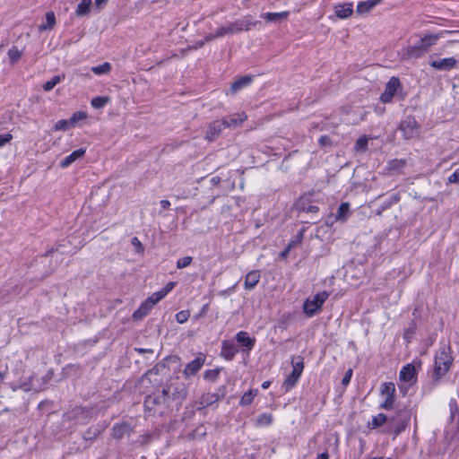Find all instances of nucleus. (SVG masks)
Segmentation results:
<instances>
[{
    "label": "nucleus",
    "instance_id": "nucleus-36",
    "mask_svg": "<svg viewBox=\"0 0 459 459\" xmlns=\"http://www.w3.org/2000/svg\"><path fill=\"white\" fill-rule=\"evenodd\" d=\"M190 316V312L188 310H182L176 314V321L178 324H184L187 321Z\"/></svg>",
    "mask_w": 459,
    "mask_h": 459
},
{
    "label": "nucleus",
    "instance_id": "nucleus-1",
    "mask_svg": "<svg viewBox=\"0 0 459 459\" xmlns=\"http://www.w3.org/2000/svg\"><path fill=\"white\" fill-rule=\"evenodd\" d=\"M259 23L258 21H255L251 15H246L241 19L235 22H230L225 26L217 28V35L224 37L228 34H235L243 30H250L253 27Z\"/></svg>",
    "mask_w": 459,
    "mask_h": 459
},
{
    "label": "nucleus",
    "instance_id": "nucleus-54",
    "mask_svg": "<svg viewBox=\"0 0 459 459\" xmlns=\"http://www.w3.org/2000/svg\"><path fill=\"white\" fill-rule=\"evenodd\" d=\"M407 423L406 422H401L394 429L395 436L401 433L403 430L405 429Z\"/></svg>",
    "mask_w": 459,
    "mask_h": 459
},
{
    "label": "nucleus",
    "instance_id": "nucleus-20",
    "mask_svg": "<svg viewBox=\"0 0 459 459\" xmlns=\"http://www.w3.org/2000/svg\"><path fill=\"white\" fill-rule=\"evenodd\" d=\"M85 154V149L80 148L74 151L71 154L66 156L61 162L60 167L65 169L73 164L75 160L82 158Z\"/></svg>",
    "mask_w": 459,
    "mask_h": 459
},
{
    "label": "nucleus",
    "instance_id": "nucleus-41",
    "mask_svg": "<svg viewBox=\"0 0 459 459\" xmlns=\"http://www.w3.org/2000/svg\"><path fill=\"white\" fill-rule=\"evenodd\" d=\"M12 140H13V134L10 133L0 134V148L4 147L7 143H9Z\"/></svg>",
    "mask_w": 459,
    "mask_h": 459
},
{
    "label": "nucleus",
    "instance_id": "nucleus-51",
    "mask_svg": "<svg viewBox=\"0 0 459 459\" xmlns=\"http://www.w3.org/2000/svg\"><path fill=\"white\" fill-rule=\"evenodd\" d=\"M336 15L341 19H344V4L336 6Z\"/></svg>",
    "mask_w": 459,
    "mask_h": 459
},
{
    "label": "nucleus",
    "instance_id": "nucleus-29",
    "mask_svg": "<svg viewBox=\"0 0 459 459\" xmlns=\"http://www.w3.org/2000/svg\"><path fill=\"white\" fill-rule=\"evenodd\" d=\"M395 387L391 382L384 383L381 385V394L384 397H394Z\"/></svg>",
    "mask_w": 459,
    "mask_h": 459
},
{
    "label": "nucleus",
    "instance_id": "nucleus-19",
    "mask_svg": "<svg viewBox=\"0 0 459 459\" xmlns=\"http://www.w3.org/2000/svg\"><path fill=\"white\" fill-rule=\"evenodd\" d=\"M261 278L260 271L255 270L249 272L245 277L244 287L246 290H253L259 282Z\"/></svg>",
    "mask_w": 459,
    "mask_h": 459
},
{
    "label": "nucleus",
    "instance_id": "nucleus-46",
    "mask_svg": "<svg viewBox=\"0 0 459 459\" xmlns=\"http://www.w3.org/2000/svg\"><path fill=\"white\" fill-rule=\"evenodd\" d=\"M165 297L163 292L160 290L154 292L152 296H150L148 299H152L153 301V305L157 304L160 299H162Z\"/></svg>",
    "mask_w": 459,
    "mask_h": 459
},
{
    "label": "nucleus",
    "instance_id": "nucleus-35",
    "mask_svg": "<svg viewBox=\"0 0 459 459\" xmlns=\"http://www.w3.org/2000/svg\"><path fill=\"white\" fill-rule=\"evenodd\" d=\"M108 101V98L105 96L95 97L91 100V104L95 108H100L104 107Z\"/></svg>",
    "mask_w": 459,
    "mask_h": 459
},
{
    "label": "nucleus",
    "instance_id": "nucleus-38",
    "mask_svg": "<svg viewBox=\"0 0 459 459\" xmlns=\"http://www.w3.org/2000/svg\"><path fill=\"white\" fill-rule=\"evenodd\" d=\"M304 230H301L289 243V247L291 248L301 244L303 240Z\"/></svg>",
    "mask_w": 459,
    "mask_h": 459
},
{
    "label": "nucleus",
    "instance_id": "nucleus-44",
    "mask_svg": "<svg viewBox=\"0 0 459 459\" xmlns=\"http://www.w3.org/2000/svg\"><path fill=\"white\" fill-rule=\"evenodd\" d=\"M449 184H459V169H455L447 178Z\"/></svg>",
    "mask_w": 459,
    "mask_h": 459
},
{
    "label": "nucleus",
    "instance_id": "nucleus-33",
    "mask_svg": "<svg viewBox=\"0 0 459 459\" xmlns=\"http://www.w3.org/2000/svg\"><path fill=\"white\" fill-rule=\"evenodd\" d=\"M22 55V52L20 51L16 47H12L8 50V57L12 65H14L21 58Z\"/></svg>",
    "mask_w": 459,
    "mask_h": 459
},
{
    "label": "nucleus",
    "instance_id": "nucleus-27",
    "mask_svg": "<svg viewBox=\"0 0 459 459\" xmlns=\"http://www.w3.org/2000/svg\"><path fill=\"white\" fill-rule=\"evenodd\" d=\"M257 394H258L257 389L248 390L242 395V397L240 399V404L242 406L249 405L253 402L254 398L257 395Z\"/></svg>",
    "mask_w": 459,
    "mask_h": 459
},
{
    "label": "nucleus",
    "instance_id": "nucleus-43",
    "mask_svg": "<svg viewBox=\"0 0 459 459\" xmlns=\"http://www.w3.org/2000/svg\"><path fill=\"white\" fill-rule=\"evenodd\" d=\"M405 166L404 160H394L390 162V167L392 169H400Z\"/></svg>",
    "mask_w": 459,
    "mask_h": 459
},
{
    "label": "nucleus",
    "instance_id": "nucleus-42",
    "mask_svg": "<svg viewBox=\"0 0 459 459\" xmlns=\"http://www.w3.org/2000/svg\"><path fill=\"white\" fill-rule=\"evenodd\" d=\"M131 242H132V245L134 247L135 251L137 253L143 252L144 247H143V244L141 243V241L138 239V238H136V237L133 238Z\"/></svg>",
    "mask_w": 459,
    "mask_h": 459
},
{
    "label": "nucleus",
    "instance_id": "nucleus-3",
    "mask_svg": "<svg viewBox=\"0 0 459 459\" xmlns=\"http://www.w3.org/2000/svg\"><path fill=\"white\" fill-rule=\"evenodd\" d=\"M452 362L453 359L446 349L443 348L437 353L433 373V378L435 381H438L447 373Z\"/></svg>",
    "mask_w": 459,
    "mask_h": 459
},
{
    "label": "nucleus",
    "instance_id": "nucleus-56",
    "mask_svg": "<svg viewBox=\"0 0 459 459\" xmlns=\"http://www.w3.org/2000/svg\"><path fill=\"white\" fill-rule=\"evenodd\" d=\"M160 204L163 209H168L170 206V202L169 200H161Z\"/></svg>",
    "mask_w": 459,
    "mask_h": 459
},
{
    "label": "nucleus",
    "instance_id": "nucleus-17",
    "mask_svg": "<svg viewBox=\"0 0 459 459\" xmlns=\"http://www.w3.org/2000/svg\"><path fill=\"white\" fill-rule=\"evenodd\" d=\"M220 400V395L215 393H205L196 402L198 408L208 407Z\"/></svg>",
    "mask_w": 459,
    "mask_h": 459
},
{
    "label": "nucleus",
    "instance_id": "nucleus-9",
    "mask_svg": "<svg viewBox=\"0 0 459 459\" xmlns=\"http://www.w3.org/2000/svg\"><path fill=\"white\" fill-rule=\"evenodd\" d=\"M400 130L406 139H411L418 135L419 126L414 117H407L406 119L402 121Z\"/></svg>",
    "mask_w": 459,
    "mask_h": 459
},
{
    "label": "nucleus",
    "instance_id": "nucleus-26",
    "mask_svg": "<svg viewBox=\"0 0 459 459\" xmlns=\"http://www.w3.org/2000/svg\"><path fill=\"white\" fill-rule=\"evenodd\" d=\"M56 24V16L53 12H48L46 13V23L39 26V31L52 29Z\"/></svg>",
    "mask_w": 459,
    "mask_h": 459
},
{
    "label": "nucleus",
    "instance_id": "nucleus-45",
    "mask_svg": "<svg viewBox=\"0 0 459 459\" xmlns=\"http://www.w3.org/2000/svg\"><path fill=\"white\" fill-rule=\"evenodd\" d=\"M165 297L163 292L160 290L154 292L152 296H150L148 299H152L153 301V305L157 304L160 299H162Z\"/></svg>",
    "mask_w": 459,
    "mask_h": 459
},
{
    "label": "nucleus",
    "instance_id": "nucleus-37",
    "mask_svg": "<svg viewBox=\"0 0 459 459\" xmlns=\"http://www.w3.org/2000/svg\"><path fill=\"white\" fill-rule=\"evenodd\" d=\"M386 421V416L383 413H379L372 419L371 425L373 428L379 427Z\"/></svg>",
    "mask_w": 459,
    "mask_h": 459
},
{
    "label": "nucleus",
    "instance_id": "nucleus-14",
    "mask_svg": "<svg viewBox=\"0 0 459 459\" xmlns=\"http://www.w3.org/2000/svg\"><path fill=\"white\" fill-rule=\"evenodd\" d=\"M204 358L203 357H197L191 362H189L185 369L183 370V375L186 378H188L194 375H195L204 366Z\"/></svg>",
    "mask_w": 459,
    "mask_h": 459
},
{
    "label": "nucleus",
    "instance_id": "nucleus-21",
    "mask_svg": "<svg viewBox=\"0 0 459 459\" xmlns=\"http://www.w3.org/2000/svg\"><path fill=\"white\" fill-rule=\"evenodd\" d=\"M167 394H168V391L166 389H164L162 391L161 396L155 395V394L148 395L144 400V407L149 411L154 410L155 405L160 403L161 398L165 399V396L167 395Z\"/></svg>",
    "mask_w": 459,
    "mask_h": 459
},
{
    "label": "nucleus",
    "instance_id": "nucleus-62",
    "mask_svg": "<svg viewBox=\"0 0 459 459\" xmlns=\"http://www.w3.org/2000/svg\"><path fill=\"white\" fill-rule=\"evenodd\" d=\"M351 377V370L349 369L348 371H346V384L350 381Z\"/></svg>",
    "mask_w": 459,
    "mask_h": 459
},
{
    "label": "nucleus",
    "instance_id": "nucleus-18",
    "mask_svg": "<svg viewBox=\"0 0 459 459\" xmlns=\"http://www.w3.org/2000/svg\"><path fill=\"white\" fill-rule=\"evenodd\" d=\"M380 3L378 0H366L357 4L356 13L359 15H366Z\"/></svg>",
    "mask_w": 459,
    "mask_h": 459
},
{
    "label": "nucleus",
    "instance_id": "nucleus-2",
    "mask_svg": "<svg viewBox=\"0 0 459 459\" xmlns=\"http://www.w3.org/2000/svg\"><path fill=\"white\" fill-rule=\"evenodd\" d=\"M244 120L245 118L242 117H239L238 118H234L233 117H223L222 118L216 119L210 124L206 132V138L209 141H213L220 134L223 128H235L242 125Z\"/></svg>",
    "mask_w": 459,
    "mask_h": 459
},
{
    "label": "nucleus",
    "instance_id": "nucleus-31",
    "mask_svg": "<svg viewBox=\"0 0 459 459\" xmlns=\"http://www.w3.org/2000/svg\"><path fill=\"white\" fill-rule=\"evenodd\" d=\"M111 70V65L108 62H105L102 65L93 66L91 71L97 75H102L108 74Z\"/></svg>",
    "mask_w": 459,
    "mask_h": 459
},
{
    "label": "nucleus",
    "instance_id": "nucleus-15",
    "mask_svg": "<svg viewBox=\"0 0 459 459\" xmlns=\"http://www.w3.org/2000/svg\"><path fill=\"white\" fill-rule=\"evenodd\" d=\"M236 340L238 343L241 344L243 351L247 352H249L253 349L255 342V339L250 338L248 333L244 331L238 332L237 333Z\"/></svg>",
    "mask_w": 459,
    "mask_h": 459
},
{
    "label": "nucleus",
    "instance_id": "nucleus-34",
    "mask_svg": "<svg viewBox=\"0 0 459 459\" xmlns=\"http://www.w3.org/2000/svg\"><path fill=\"white\" fill-rule=\"evenodd\" d=\"M273 422V416L270 413H263L256 419V425L264 427Z\"/></svg>",
    "mask_w": 459,
    "mask_h": 459
},
{
    "label": "nucleus",
    "instance_id": "nucleus-23",
    "mask_svg": "<svg viewBox=\"0 0 459 459\" xmlns=\"http://www.w3.org/2000/svg\"><path fill=\"white\" fill-rule=\"evenodd\" d=\"M92 5L91 0H82L79 4L77 5V8L75 10V14L77 16H84L88 14L91 11Z\"/></svg>",
    "mask_w": 459,
    "mask_h": 459
},
{
    "label": "nucleus",
    "instance_id": "nucleus-47",
    "mask_svg": "<svg viewBox=\"0 0 459 459\" xmlns=\"http://www.w3.org/2000/svg\"><path fill=\"white\" fill-rule=\"evenodd\" d=\"M165 297L163 292L160 290L154 292L152 296H150L148 299H152L153 301V305L157 304L160 299H162Z\"/></svg>",
    "mask_w": 459,
    "mask_h": 459
},
{
    "label": "nucleus",
    "instance_id": "nucleus-16",
    "mask_svg": "<svg viewBox=\"0 0 459 459\" xmlns=\"http://www.w3.org/2000/svg\"><path fill=\"white\" fill-rule=\"evenodd\" d=\"M154 307L153 301L152 299H146L145 301L135 310L133 314V318L134 320L143 319L150 310Z\"/></svg>",
    "mask_w": 459,
    "mask_h": 459
},
{
    "label": "nucleus",
    "instance_id": "nucleus-58",
    "mask_svg": "<svg viewBox=\"0 0 459 459\" xmlns=\"http://www.w3.org/2000/svg\"><path fill=\"white\" fill-rule=\"evenodd\" d=\"M352 4H349V6L346 5V18L350 16L352 13Z\"/></svg>",
    "mask_w": 459,
    "mask_h": 459
},
{
    "label": "nucleus",
    "instance_id": "nucleus-57",
    "mask_svg": "<svg viewBox=\"0 0 459 459\" xmlns=\"http://www.w3.org/2000/svg\"><path fill=\"white\" fill-rule=\"evenodd\" d=\"M291 247L287 246V247L280 254L281 257L285 258L289 255Z\"/></svg>",
    "mask_w": 459,
    "mask_h": 459
},
{
    "label": "nucleus",
    "instance_id": "nucleus-28",
    "mask_svg": "<svg viewBox=\"0 0 459 459\" xmlns=\"http://www.w3.org/2000/svg\"><path fill=\"white\" fill-rule=\"evenodd\" d=\"M65 79V75H55L49 81L46 82L42 88L45 91H50L56 85Z\"/></svg>",
    "mask_w": 459,
    "mask_h": 459
},
{
    "label": "nucleus",
    "instance_id": "nucleus-60",
    "mask_svg": "<svg viewBox=\"0 0 459 459\" xmlns=\"http://www.w3.org/2000/svg\"><path fill=\"white\" fill-rule=\"evenodd\" d=\"M220 180H221V179H220V178H219V177H213V178L211 179V181H212V185H217V184H219V183H220Z\"/></svg>",
    "mask_w": 459,
    "mask_h": 459
},
{
    "label": "nucleus",
    "instance_id": "nucleus-7",
    "mask_svg": "<svg viewBox=\"0 0 459 459\" xmlns=\"http://www.w3.org/2000/svg\"><path fill=\"white\" fill-rule=\"evenodd\" d=\"M291 363L292 371L283 382V386L286 391L291 389L297 384L304 368L303 359L300 357L293 358Z\"/></svg>",
    "mask_w": 459,
    "mask_h": 459
},
{
    "label": "nucleus",
    "instance_id": "nucleus-8",
    "mask_svg": "<svg viewBox=\"0 0 459 459\" xmlns=\"http://www.w3.org/2000/svg\"><path fill=\"white\" fill-rule=\"evenodd\" d=\"M402 90V84L398 77L393 76L386 82L385 91L380 96V100L384 103L390 102L396 92Z\"/></svg>",
    "mask_w": 459,
    "mask_h": 459
},
{
    "label": "nucleus",
    "instance_id": "nucleus-12",
    "mask_svg": "<svg viewBox=\"0 0 459 459\" xmlns=\"http://www.w3.org/2000/svg\"><path fill=\"white\" fill-rule=\"evenodd\" d=\"M457 60L455 57H446L438 60H433L429 63L430 66L439 71H449L455 67Z\"/></svg>",
    "mask_w": 459,
    "mask_h": 459
},
{
    "label": "nucleus",
    "instance_id": "nucleus-61",
    "mask_svg": "<svg viewBox=\"0 0 459 459\" xmlns=\"http://www.w3.org/2000/svg\"><path fill=\"white\" fill-rule=\"evenodd\" d=\"M107 0H95V4L98 7L101 6L102 4H106Z\"/></svg>",
    "mask_w": 459,
    "mask_h": 459
},
{
    "label": "nucleus",
    "instance_id": "nucleus-5",
    "mask_svg": "<svg viewBox=\"0 0 459 459\" xmlns=\"http://www.w3.org/2000/svg\"><path fill=\"white\" fill-rule=\"evenodd\" d=\"M399 388L403 394L416 383L417 368L413 363H408L402 368L399 374Z\"/></svg>",
    "mask_w": 459,
    "mask_h": 459
},
{
    "label": "nucleus",
    "instance_id": "nucleus-4",
    "mask_svg": "<svg viewBox=\"0 0 459 459\" xmlns=\"http://www.w3.org/2000/svg\"><path fill=\"white\" fill-rule=\"evenodd\" d=\"M438 35L429 34L424 36L419 44L414 46H409L406 48V54L409 57L418 58L426 53L431 46L436 44L438 39Z\"/></svg>",
    "mask_w": 459,
    "mask_h": 459
},
{
    "label": "nucleus",
    "instance_id": "nucleus-13",
    "mask_svg": "<svg viewBox=\"0 0 459 459\" xmlns=\"http://www.w3.org/2000/svg\"><path fill=\"white\" fill-rule=\"evenodd\" d=\"M253 82V76L251 75H244L236 80L230 86L227 94L234 95L238 91H242L244 88L248 87Z\"/></svg>",
    "mask_w": 459,
    "mask_h": 459
},
{
    "label": "nucleus",
    "instance_id": "nucleus-22",
    "mask_svg": "<svg viewBox=\"0 0 459 459\" xmlns=\"http://www.w3.org/2000/svg\"><path fill=\"white\" fill-rule=\"evenodd\" d=\"M289 16V12H280V13H261L260 17L264 19L269 22H277L281 20L287 19Z\"/></svg>",
    "mask_w": 459,
    "mask_h": 459
},
{
    "label": "nucleus",
    "instance_id": "nucleus-39",
    "mask_svg": "<svg viewBox=\"0 0 459 459\" xmlns=\"http://www.w3.org/2000/svg\"><path fill=\"white\" fill-rule=\"evenodd\" d=\"M192 262V257L191 256H185L183 258H180L178 260L177 262V267L178 269H183V268H186Z\"/></svg>",
    "mask_w": 459,
    "mask_h": 459
},
{
    "label": "nucleus",
    "instance_id": "nucleus-24",
    "mask_svg": "<svg viewBox=\"0 0 459 459\" xmlns=\"http://www.w3.org/2000/svg\"><path fill=\"white\" fill-rule=\"evenodd\" d=\"M237 353V348L233 343L223 342L221 354L227 359H232Z\"/></svg>",
    "mask_w": 459,
    "mask_h": 459
},
{
    "label": "nucleus",
    "instance_id": "nucleus-30",
    "mask_svg": "<svg viewBox=\"0 0 459 459\" xmlns=\"http://www.w3.org/2000/svg\"><path fill=\"white\" fill-rule=\"evenodd\" d=\"M12 389H13V391H16V390H18V389H22V390H23V391H25V392H29V391H31V390L36 391V392H39V391H41V390H42V388H41V387H34V386L32 385V384H31V378H30L28 382H23V383H22L20 385H13V386H12Z\"/></svg>",
    "mask_w": 459,
    "mask_h": 459
},
{
    "label": "nucleus",
    "instance_id": "nucleus-25",
    "mask_svg": "<svg viewBox=\"0 0 459 459\" xmlns=\"http://www.w3.org/2000/svg\"><path fill=\"white\" fill-rule=\"evenodd\" d=\"M130 426L126 423L117 424L113 427V436L116 438H121L125 435L129 434Z\"/></svg>",
    "mask_w": 459,
    "mask_h": 459
},
{
    "label": "nucleus",
    "instance_id": "nucleus-63",
    "mask_svg": "<svg viewBox=\"0 0 459 459\" xmlns=\"http://www.w3.org/2000/svg\"><path fill=\"white\" fill-rule=\"evenodd\" d=\"M136 351L139 352V353H144V352H152V350H145V349H136Z\"/></svg>",
    "mask_w": 459,
    "mask_h": 459
},
{
    "label": "nucleus",
    "instance_id": "nucleus-50",
    "mask_svg": "<svg viewBox=\"0 0 459 459\" xmlns=\"http://www.w3.org/2000/svg\"><path fill=\"white\" fill-rule=\"evenodd\" d=\"M175 287V282H169L166 284V286L161 289V291L163 292V294L166 296L169 292H170Z\"/></svg>",
    "mask_w": 459,
    "mask_h": 459
},
{
    "label": "nucleus",
    "instance_id": "nucleus-59",
    "mask_svg": "<svg viewBox=\"0 0 459 459\" xmlns=\"http://www.w3.org/2000/svg\"><path fill=\"white\" fill-rule=\"evenodd\" d=\"M316 459H328V454L327 453L319 454L317 455Z\"/></svg>",
    "mask_w": 459,
    "mask_h": 459
},
{
    "label": "nucleus",
    "instance_id": "nucleus-6",
    "mask_svg": "<svg viewBox=\"0 0 459 459\" xmlns=\"http://www.w3.org/2000/svg\"><path fill=\"white\" fill-rule=\"evenodd\" d=\"M328 293L322 291L307 298L303 304V311L307 316H313L320 310L324 302L327 299Z\"/></svg>",
    "mask_w": 459,
    "mask_h": 459
},
{
    "label": "nucleus",
    "instance_id": "nucleus-48",
    "mask_svg": "<svg viewBox=\"0 0 459 459\" xmlns=\"http://www.w3.org/2000/svg\"><path fill=\"white\" fill-rule=\"evenodd\" d=\"M394 397H385V401L381 404V407L389 410L393 407Z\"/></svg>",
    "mask_w": 459,
    "mask_h": 459
},
{
    "label": "nucleus",
    "instance_id": "nucleus-52",
    "mask_svg": "<svg viewBox=\"0 0 459 459\" xmlns=\"http://www.w3.org/2000/svg\"><path fill=\"white\" fill-rule=\"evenodd\" d=\"M208 309H209V305H208V304L204 305V306L202 307V308H201L200 312L195 316V319H198V318L202 317L204 315H205V314H206V312L208 311Z\"/></svg>",
    "mask_w": 459,
    "mask_h": 459
},
{
    "label": "nucleus",
    "instance_id": "nucleus-10",
    "mask_svg": "<svg viewBox=\"0 0 459 459\" xmlns=\"http://www.w3.org/2000/svg\"><path fill=\"white\" fill-rule=\"evenodd\" d=\"M86 117H71L68 119L59 120L54 126L55 131H68L72 128H74L77 126H81V121L83 120Z\"/></svg>",
    "mask_w": 459,
    "mask_h": 459
},
{
    "label": "nucleus",
    "instance_id": "nucleus-64",
    "mask_svg": "<svg viewBox=\"0 0 459 459\" xmlns=\"http://www.w3.org/2000/svg\"><path fill=\"white\" fill-rule=\"evenodd\" d=\"M269 385H270V382H269V381H265V382H264V383L262 384V387H263L264 389L268 388V387H269Z\"/></svg>",
    "mask_w": 459,
    "mask_h": 459
},
{
    "label": "nucleus",
    "instance_id": "nucleus-49",
    "mask_svg": "<svg viewBox=\"0 0 459 459\" xmlns=\"http://www.w3.org/2000/svg\"><path fill=\"white\" fill-rule=\"evenodd\" d=\"M217 38H221V36H218L217 35V29H216L214 32H212V33H209V34L205 35L204 39L205 42H209V41H212V40H213V39H215Z\"/></svg>",
    "mask_w": 459,
    "mask_h": 459
},
{
    "label": "nucleus",
    "instance_id": "nucleus-40",
    "mask_svg": "<svg viewBox=\"0 0 459 459\" xmlns=\"http://www.w3.org/2000/svg\"><path fill=\"white\" fill-rule=\"evenodd\" d=\"M218 369H209L204 372V377L208 380H215L218 377Z\"/></svg>",
    "mask_w": 459,
    "mask_h": 459
},
{
    "label": "nucleus",
    "instance_id": "nucleus-53",
    "mask_svg": "<svg viewBox=\"0 0 459 459\" xmlns=\"http://www.w3.org/2000/svg\"><path fill=\"white\" fill-rule=\"evenodd\" d=\"M319 144H320L321 146H323V147H324V146H326V145H328V144H331V140H330V138H329L328 136H326V135L322 136V137H320V139H319Z\"/></svg>",
    "mask_w": 459,
    "mask_h": 459
},
{
    "label": "nucleus",
    "instance_id": "nucleus-32",
    "mask_svg": "<svg viewBox=\"0 0 459 459\" xmlns=\"http://www.w3.org/2000/svg\"><path fill=\"white\" fill-rule=\"evenodd\" d=\"M368 138L365 135L360 136L355 143L354 149L357 152H364L367 150Z\"/></svg>",
    "mask_w": 459,
    "mask_h": 459
},
{
    "label": "nucleus",
    "instance_id": "nucleus-55",
    "mask_svg": "<svg viewBox=\"0 0 459 459\" xmlns=\"http://www.w3.org/2000/svg\"><path fill=\"white\" fill-rule=\"evenodd\" d=\"M344 214V203H341L338 208V218L342 219Z\"/></svg>",
    "mask_w": 459,
    "mask_h": 459
},
{
    "label": "nucleus",
    "instance_id": "nucleus-11",
    "mask_svg": "<svg viewBox=\"0 0 459 459\" xmlns=\"http://www.w3.org/2000/svg\"><path fill=\"white\" fill-rule=\"evenodd\" d=\"M311 197V195H305L300 197L297 203L298 210L305 212H317L319 207L315 204Z\"/></svg>",
    "mask_w": 459,
    "mask_h": 459
}]
</instances>
